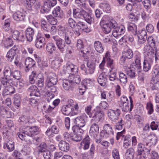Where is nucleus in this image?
<instances>
[{"instance_id":"nucleus-4","label":"nucleus","mask_w":159,"mask_h":159,"mask_svg":"<svg viewBox=\"0 0 159 159\" xmlns=\"http://www.w3.org/2000/svg\"><path fill=\"white\" fill-rule=\"evenodd\" d=\"M113 135V132L111 126L109 124H106L103 126V130L100 133L101 137L107 138Z\"/></svg>"},{"instance_id":"nucleus-61","label":"nucleus","mask_w":159,"mask_h":159,"mask_svg":"<svg viewBox=\"0 0 159 159\" xmlns=\"http://www.w3.org/2000/svg\"><path fill=\"white\" fill-rule=\"evenodd\" d=\"M80 127L77 126H74L72 127V130L74 133L79 134H80L81 136H82L84 131Z\"/></svg>"},{"instance_id":"nucleus-8","label":"nucleus","mask_w":159,"mask_h":159,"mask_svg":"<svg viewBox=\"0 0 159 159\" xmlns=\"http://www.w3.org/2000/svg\"><path fill=\"white\" fill-rule=\"evenodd\" d=\"M52 38L55 41L58 49L61 52L63 53L65 50L66 46L64 40L57 35L53 36Z\"/></svg>"},{"instance_id":"nucleus-24","label":"nucleus","mask_w":159,"mask_h":159,"mask_svg":"<svg viewBox=\"0 0 159 159\" xmlns=\"http://www.w3.org/2000/svg\"><path fill=\"white\" fill-rule=\"evenodd\" d=\"M12 17L14 20L17 21H24L25 15L23 12L17 11L13 14Z\"/></svg>"},{"instance_id":"nucleus-45","label":"nucleus","mask_w":159,"mask_h":159,"mask_svg":"<svg viewBox=\"0 0 159 159\" xmlns=\"http://www.w3.org/2000/svg\"><path fill=\"white\" fill-rule=\"evenodd\" d=\"M129 31H131L134 35L137 34V29L136 25L133 23H129L127 27Z\"/></svg>"},{"instance_id":"nucleus-63","label":"nucleus","mask_w":159,"mask_h":159,"mask_svg":"<svg viewBox=\"0 0 159 159\" xmlns=\"http://www.w3.org/2000/svg\"><path fill=\"white\" fill-rule=\"evenodd\" d=\"M10 23L11 21L10 19H7L5 20L3 28L6 31H10L11 29L10 27Z\"/></svg>"},{"instance_id":"nucleus-25","label":"nucleus","mask_w":159,"mask_h":159,"mask_svg":"<svg viewBox=\"0 0 159 159\" xmlns=\"http://www.w3.org/2000/svg\"><path fill=\"white\" fill-rule=\"evenodd\" d=\"M34 34V30L33 29L31 28H27L25 31V34L27 40L29 42L31 41Z\"/></svg>"},{"instance_id":"nucleus-19","label":"nucleus","mask_w":159,"mask_h":159,"mask_svg":"<svg viewBox=\"0 0 159 159\" xmlns=\"http://www.w3.org/2000/svg\"><path fill=\"white\" fill-rule=\"evenodd\" d=\"M125 31V28L124 25H121L118 26L117 25L116 27H114L112 34L114 37L117 38L119 36L123 34Z\"/></svg>"},{"instance_id":"nucleus-56","label":"nucleus","mask_w":159,"mask_h":159,"mask_svg":"<svg viewBox=\"0 0 159 159\" xmlns=\"http://www.w3.org/2000/svg\"><path fill=\"white\" fill-rule=\"evenodd\" d=\"M123 42H127L128 41L132 42L134 40L133 36L131 34H126L121 39Z\"/></svg>"},{"instance_id":"nucleus-12","label":"nucleus","mask_w":159,"mask_h":159,"mask_svg":"<svg viewBox=\"0 0 159 159\" xmlns=\"http://www.w3.org/2000/svg\"><path fill=\"white\" fill-rule=\"evenodd\" d=\"M13 39L18 41L24 42L25 38L23 34L17 30L11 29L10 31Z\"/></svg>"},{"instance_id":"nucleus-10","label":"nucleus","mask_w":159,"mask_h":159,"mask_svg":"<svg viewBox=\"0 0 159 159\" xmlns=\"http://www.w3.org/2000/svg\"><path fill=\"white\" fill-rule=\"evenodd\" d=\"M104 58L107 62V66L110 68L109 70H116V68L115 62L114 60L111 58L110 52L109 51L106 52Z\"/></svg>"},{"instance_id":"nucleus-55","label":"nucleus","mask_w":159,"mask_h":159,"mask_svg":"<svg viewBox=\"0 0 159 159\" xmlns=\"http://www.w3.org/2000/svg\"><path fill=\"white\" fill-rule=\"evenodd\" d=\"M139 13H137L135 12H131L129 14V18L132 21L136 22L139 19Z\"/></svg>"},{"instance_id":"nucleus-7","label":"nucleus","mask_w":159,"mask_h":159,"mask_svg":"<svg viewBox=\"0 0 159 159\" xmlns=\"http://www.w3.org/2000/svg\"><path fill=\"white\" fill-rule=\"evenodd\" d=\"M120 113L121 111L119 109L115 110L109 109L107 111V115L109 119L114 122L118 120Z\"/></svg>"},{"instance_id":"nucleus-11","label":"nucleus","mask_w":159,"mask_h":159,"mask_svg":"<svg viewBox=\"0 0 159 159\" xmlns=\"http://www.w3.org/2000/svg\"><path fill=\"white\" fill-rule=\"evenodd\" d=\"M66 73L69 74V76L72 75L76 74L78 70V68L77 66L72 64H67L66 67L64 69Z\"/></svg>"},{"instance_id":"nucleus-32","label":"nucleus","mask_w":159,"mask_h":159,"mask_svg":"<svg viewBox=\"0 0 159 159\" xmlns=\"http://www.w3.org/2000/svg\"><path fill=\"white\" fill-rule=\"evenodd\" d=\"M119 78L117 80L119 81L121 84H125L128 82V78L126 74L122 72L118 73Z\"/></svg>"},{"instance_id":"nucleus-30","label":"nucleus","mask_w":159,"mask_h":159,"mask_svg":"<svg viewBox=\"0 0 159 159\" xmlns=\"http://www.w3.org/2000/svg\"><path fill=\"white\" fill-rule=\"evenodd\" d=\"M79 29L82 30L87 33H89L91 30V29L88 27L86 23L79 21L77 23V25Z\"/></svg>"},{"instance_id":"nucleus-40","label":"nucleus","mask_w":159,"mask_h":159,"mask_svg":"<svg viewBox=\"0 0 159 159\" xmlns=\"http://www.w3.org/2000/svg\"><path fill=\"white\" fill-rule=\"evenodd\" d=\"M46 48L48 52L50 54H52L53 52L55 51L56 48L54 43L51 42L47 43Z\"/></svg>"},{"instance_id":"nucleus-28","label":"nucleus","mask_w":159,"mask_h":159,"mask_svg":"<svg viewBox=\"0 0 159 159\" xmlns=\"http://www.w3.org/2000/svg\"><path fill=\"white\" fill-rule=\"evenodd\" d=\"M3 148L7 149L9 151H12L15 148L14 142L11 140L6 141L3 143Z\"/></svg>"},{"instance_id":"nucleus-62","label":"nucleus","mask_w":159,"mask_h":159,"mask_svg":"<svg viewBox=\"0 0 159 159\" xmlns=\"http://www.w3.org/2000/svg\"><path fill=\"white\" fill-rule=\"evenodd\" d=\"M86 0H75V3L80 8H85L86 7L85 2Z\"/></svg>"},{"instance_id":"nucleus-38","label":"nucleus","mask_w":159,"mask_h":159,"mask_svg":"<svg viewBox=\"0 0 159 159\" xmlns=\"http://www.w3.org/2000/svg\"><path fill=\"white\" fill-rule=\"evenodd\" d=\"M62 61L61 57H56L55 59L51 62V67L53 68L57 69L60 66L61 63Z\"/></svg>"},{"instance_id":"nucleus-51","label":"nucleus","mask_w":159,"mask_h":159,"mask_svg":"<svg viewBox=\"0 0 159 159\" xmlns=\"http://www.w3.org/2000/svg\"><path fill=\"white\" fill-rule=\"evenodd\" d=\"M125 121L121 118L118 122H116L115 125V128L116 129L121 130L123 129V127L124 126Z\"/></svg>"},{"instance_id":"nucleus-34","label":"nucleus","mask_w":159,"mask_h":159,"mask_svg":"<svg viewBox=\"0 0 159 159\" xmlns=\"http://www.w3.org/2000/svg\"><path fill=\"white\" fill-rule=\"evenodd\" d=\"M108 77L110 81L115 82L116 80H117L118 78L117 76L116 70H109Z\"/></svg>"},{"instance_id":"nucleus-35","label":"nucleus","mask_w":159,"mask_h":159,"mask_svg":"<svg viewBox=\"0 0 159 159\" xmlns=\"http://www.w3.org/2000/svg\"><path fill=\"white\" fill-rule=\"evenodd\" d=\"M90 139L87 136L80 143L81 147L84 150L88 149L89 146Z\"/></svg>"},{"instance_id":"nucleus-58","label":"nucleus","mask_w":159,"mask_h":159,"mask_svg":"<svg viewBox=\"0 0 159 159\" xmlns=\"http://www.w3.org/2000/svg\"><path fill=\"white\" fill-rule=\"evenodd\" d=\"M46 18L49 23L52 25H56L57 23V19L52 15L47 16Z\"/></svg>"},{"instance_id":"nucleus-18","label":"nucleus","mask_w":159,"mask_h":159,"mask_svg":"<svg viewBox=\"0 0 159 159\" xmlns=\"http://www.w3.org/2000/svg\"><path fill=\"white\" fill-rule=\"evenodd\" d=\"M134 62L132 63L131 65V68L135 70L140 72L141 69L140 63V57L139 55H135L134 57Z\"/></svg>"},{"instance_id":"nucleus-43","label":"nucleus","mask_w":159,"mask_h":159,"mask_svg":"<svg viewBox=\"0 0 159 159\" xmlns=\"http://www.w3.org/2000/svg\"><path fill=\"white\" fill-rule=\"evenodd\" d=\"M75 75L74 74L70 75L69 77V79H70L72 84L74 83L79 84L80 83L81 81L80 77L79 75Z\"/></svg>"},{"instance_id":"nucleus-64","label":"nucleus","mask_w":159,"mask_h":159,"mask_svg":"<svg viewBox=\"0 0 159 159\" xmlns=\"http://www.w3.org/2000/svg\"><path fill=\"white\" fill-rule=\"evenodd\" d=\"M92 83L91 80L90 79H85L83 80L82 82V83L83 84V86L84 87V88H88V87L90 86L91 84Z\"/></svg>"},{"instance_id":"nucleus-29","label":"nucleus","mask_w":159,"mask_h":159,"mask_svg":"<svg viewBox=\"0 0 159 159\" xmlns=\"http://www.w3.org/2000/svg\"><path fill=\"white\" fill-rule=\"evenodd\" d=\"M58 146L60 150L65 152H68L70 148L69 143L63 140L60 141Z\"/></svg>"},{"instance_id":"nucleus-33","label":"nucleus","mask_w":159,"mask_h":159,"mask_svg":"<svg viewBox=\"0 0 159 159\" xmlns=\"http://www.w3.org/2000/svg\"><path fill=\"white\" fill-rule=\"evenodd\" d=\"M0 81L1 84H2L4 87L10 85H12L13 84V81L12 79L6 78L4 76L1 78Z\"/></svg>"},{"instance_id":"nucleus-49","label":"nucleus","mask_w":159,"mask_h":159,"mask_svg":"<svg viewBox=\"0 0 159 159\" xmlns=\"http://www.w3.org/2000/svg\"><path fill=\"white\" fill-rule=\"evenodd\" d=\"M62 12V11L61 10L60 7L59 6H57L52 11V13L54 16L61 18V14Z\"/></svg>"},{"instance_id":"nucleus-60","label":"nucleus","mask_w":159,"mask_h":159,"mask_svg":"<svg viewBox=\"0 0 159 159\" xmlns=\"http://www.w3.org/2000/svg\"><path fill=\"white\" fill-rule=\"evenodd\" d=\"M71 139L73 141L75 142L80 141L82 138V136H81L80 134H77L75 133L72 134L70 136Z\"/></svg>"},{"instance_id":"nucleus-57","label":"nucleus","mask_w":159,"mask_h":159,"mask_svg":"<svg viewBox=\"0 0 159 159\" xmlns=\"http://www.w3.org/2000/svg\"><path fill=\"white\" fill-rule=\"evenodd\" d=\"M47 150V145L46 143H42L38 147V153L39 154L42 153H43Z\"/></svg>"},{"instance_id":"nucleus-31","label":"nucleus","mask_w":159,"mask_h":159,"mask_svg":"<svg viewBox=\"0 0 159 159\" xmlns=\"http://www.w3.org/2000/svg\"><path fill=\"white\" fill-rule=\"evenodd\" d=\"M94 47L97 52L99 53H102L104 50V48L103 45L99 41L94 42Z\"/></svg>"},{"instance_id":"nucleus-22","label":"nucleus","mask_w":159,"mask_h":159,"mask_svg":"<svg viewBox=\"0 0 159 159\" xmlns=\"http://www.w3.org/2000/svg\"><path fill=\"white\" fill-rule=\"evenodd\" d=\"M27 92L30 96H35L39 97L40 95L39 91L38 90L37 87L34 85H32L28 88Z\"/></svg>"},{"instance_id":"nucleus-36","label":"nucleus","mask_w":159,"mask_h":159,"mask_svg":"<svg viewBox=\"0 0 159 159\" xmlns=\"http://www.w3.org/2000/svg\"><path fill=\"white\" fill-rule=\"evenodd\" d=\"M83 11H84L83 9L80 10L78 8H73V17L76 19H81L82 16Z\"/></svg>"},{"instance_id":"nucleus-52","label":"nucleus","mask_w":159,"mask_h":159,"mask_svg":"<svg viewBox=\"0 0 159 159\" xmlns=\"http://www.w3.org/2000/svg\"><path fill=\"white\" fill-rule=\"evenodd\" d=\"M25 64L26 66L32 68L34 66L35 61L31 58L28 57L26 59Z\"/></svg>"},{"instance_id":"nucleus-59","label":"nucleus","mask_w":159,"mask_h":159,"mask_svg":"<svg viewBox=\"0 0 159 159\" xmlns=\"http://www.w3.org/2000/svg\"><path fill=\"white\" fill-rule=\"evenodd\" d=\"M148 43L152 46L155 49L157 48L156 44L158 43H157L154 40V39L152 36L149 37L147 39Z\"/></svg>"},{"instance_id":"nucleus-9","label":"nucleus","mask_w":159,"mask_h":159,"mask_svg":"<svg viewBox=\"0 0 159 159\" xmlns=\"http://www.w3.org/2000/svg\"><path fill=\"white\" fill-rule=\"evenodd\" d=\"M91 126L89 131L90 135L93 138L96 137L99 132V126L98 123L96 122L91 121Z\"/></svg>"},{"instance_id":"nucleus-44","label":"nucleus","mask_w":159,"mask_h":159,"mask_svg":"<svg viewBox=\"0 0 159 159\" xmlns=\"http://www.w3.org/2000/svg\"><path fill=\"white\" fill-rule=\"evenodd\" d=\"M14 104L16 107L18 109L21 105V98L19 94H16L14 95Z\"/></svg>"},{"instance_id":"nucleus-3","label":"nucleus","mask_w":159,"mask_h":159,"mask_svg":"<svg viewBox=\"0 0 159 159\" xmlns=\"http://www.w3.org/2000/svg\"><path fill=\"white\" fill-rule=\"evenodd\" d=\"M57 3V0H44L43 7L40 10L42 13H47Z\"/></svg>"},{"instance_id":"nucleus-1","label":"nucleus","mask_w":159,"mask_h":159,"mask_svg":"<svg viewBox=\"0 0 159 159\" xmlns=\"http://www.w3.org/2000/svg\"><path fill=\"white\" fill-rule=\"evenodd\" d=\"M39 132V129L38 127L28 126L25 127L21 132H18L17 135L21 140L25 141L27 144L30 145L33 143L34 140L38 142L39 141L40 137L33 138L34 135H38Z\"/></svg>"},{"instance_id":"nucleus-48","label":"nucleus","mask_w":159,"mask_h":159,"mask_svg":"<svg viewBox=\"0 0 159 159\" xmlns=\"http://www.w3.org/2000/svg\"><path fill=\"white\" fill-rule=\"evenodd\" d=\"M99 7L104 12L108 13L110 11L111 7L109 4L106 3H101L99 6Z\"/></svg>"},{"instance_id":"nucleus-47","label":"nucleus","mask_w":159,"mask_h":159,"mask_svg":"<svg viewBox=\"0 0 159 159\" xmlns=\"http://www.w3.org/2000/svg\"><path fill=\"white\" fill-rule=\"evenodd\" d=\"M3 74L4 77L6 78H10L12 75V72H11V69L9 66L5 67L3 70Z\"/></svg>"},{"instance_id":"nucleus-5","label":"nucleus","mask_w":159,"mask_h":159,"mask_svg":"<svg viewBox=\"0 0 159 159\" xmlns=\"http://www.w3.org/2000/svg\"><path fill=\"white\" fill-rule=\"evenodd\" d=\"M61 111L63 114L66 116H71L77 115V112L74 111V106L72 105L67 104L63 106Z\"/></svg>"},{"instance_id":"nucleus-14","label":"nucleus","mask_w":159,"mask_h":159,"mask_svg":"<svg viewBox=\"0 0 159 159\" xmlns=\"http://www.w3.org/2000/svg\"><path fill=\"white\" fill-rule=\"evenodd\" d=\"M26 7L29 10H31L33 8L38 10L40 6L39 2L36 0H25Z\"/></svg>"},{"instance_id":"nucleus-50","label":"nucleus","mask_w":159,"mask_h":159,"mask_svg":"<svg viewBox=\"0 0 159 159\" xmlns=\"http://www.w3.org/2000/svg\"><path fill=\"white\" fill-rule=\"evenodd\" d=\"M132 138L131 136L127 135L125 137L124 140L123 146L125 148H127L131 144Z\"/></svg>"},{"instance_id":"nucleus-53","label":"nucleus","mask_w":159,"mask_h":159,"mask_svg":"<svg viewBox=\"0 0 159 159\" xmlns=\"http://www.w3.org/2000/svg\"><path fill=\"white\" fill-rule=\"evenodd\" d=\"M38 77L36 72L33 71L31 74L30 75L29 80L31 84H34L37 79Z\"/></svg>"},{"instance_id":"nucleus-42","label":"nucleus","mask_w":159,"mask_h":159,"mask_svg":"<svg viewBox=\"0 0 159 159\" xmlns=\"http://www.w3.org/2000/svg\"><path fill=\"white\" fill-rule=\"evenodd\" d=\"M158 80L155 79V78H152V80L150 81V87L151 89L152 90H157L158 89Z\"/></svg>"},{"instance_id":"nucleus-27","label":"nucleus","mask_w":159,"mask_h":159,"mask_svg":"<svg viewBox=\"0 0 159 159\" xmlns=\"http://www.w3.org/2000/svg\"><path fill=\"white\" fill-rule=\"evenodd\" d=\"M72 84L70 79H64L63 80V86L65 90L72 91L73 89Z\"/></svg>"},{"instance_id":"nucleus-15","label":"nucleus","mask_w":159,"mask_h":159,"mask_svg":"<svg viewBox=\"0 0 159 159\" xmlns=\"http://www.w3.org/2000/svg\"><path fill=\"white\" fill-rule=\"evenodd\" d=\"M18 52L17 47L15 45L14 46L7 52L6 56L7 60L9 61H12Z\"/></svg>"},{"instance_id":"nucleus-17","label":"nucleus","mask_w":159,"mask_h":159,"mask_svg":"<svg viewBox=\"0 0 159 159\" xmlns=\"http://www.w3.org/2000/svg\"><path fill=\"white\" fill-rule=\"evenodd\" d=\"M150 149L145 148L144 145L142 143H139L137 146V155L142 156L143 155H145L147 153H148L147 157L150 153Z\"/></svg>"},{"instance_id":"nucleus-41","label":"nucleus","mask_w":159,"mask_h":159,"mask_svg":"<svg viewBox=\"0 0 159 159\" xmlns=\"http://www.w3.org/2000/svg\"><path fill=\"white\" fill-rule=\"evenodd\" d=\"M97 80L99 84L101 86H104L105 85L107 79L104 73H101L99 75Z\"/></svg>"},{"instance_id":"nucleus-13","label":"nucleus","mask_w":159,"mask_h":159,"mask_svg":"<svg viewBox=\"0 0 159 159\" xmlns=\"http://www.w3.org/2000/svg\"><path fill=\"white\" fill-rule=\"evenodd\" d=\"M104 117V114L102 111L100 110H94L92 111L91 117L92 119L91 121L96 122H99Z\"/></svg>"},{"instance_id":"nucleus-26","label":"nucleus","mask_w":159,"mask_h":159,"mask_svg":"<svg viewBox=\"0 0 159 159\" xmlns=\"http://www.w3.org/2000/svg\"><path fill=\"white\" fill-rule=\"evenodd\" d=\"M35 45L37 48H40L45 44V38L41 36L37 35L35 41Z\"/></svg>"},{"instance_id":"nucleus-37","label":"nucleus","mask_w":159,"mask_h":159,"mask_svg":"<svg viewBox=\"0 0 159 159\" xmlns=\"http://www.w3.org/2000/svg\"><path fill=\"white\" fill-rule=\"evenodd\" d=\"M41 29L46 32H49L50 29V25L48 24L47 21L43 19L40 21Z\"/></svg>"},{"instance_id":"nucleus-46","label":"nucleus","mask_w":159,"mask_h":159,"mask_svg":"<svg viewBox=\"0 0 159 159\" xmlns=\"http://www.w3.org/2000/svg\"><path fill=\"white\" fill-rule=\"evenodd\" d=\"M143 51L148 55H149V54L150 55L154 54L155 52L154 50L149 44L146 45L144 46Z\"/></svg>"},{"instance_id":"nucleus-6","label":"nucleus","mask_w":159,"mask_h":159,"mask_svg":"<svg viewBox=\"0 0 159 159\" xmlns=\"http://www.w3.org/2000/svg\"><path fill=\"white\" fill-rule=\"evenodd\" d=\"M87 68L84 64L81 65L80 66L81 70L84 71L87 75L93 74L95 70V63L93 62H88L87 63Z\"/></svg>"},{"instance_id":"nucleus-21","label":"nucleus","mask_w":159,"mask_h":159,"mask_svg":"<svg viewBox=\"0 0 159 159\" xmlns=\"http://www.w3.org/2000/svg\"><path fill=\"white\" fill-rule=\"evenodd\" d=\"M58 82L57 77L54 73H52L47 80V86L55 85Z\"/></svg>"},{"instance_id":"nucleus-20","label":"nucleus","mask_w":159,"mask_h":159,"mask_svg":"<svg viewBox=\"0 0 159 159\" xmlns=\"http://www.w3.org/2000/svg\"><path fill=\"white\" fill-rule=\"evenodd\" d=\"M129 99L130 102V107L128 103H125V104L119 105V107H122V111L124 112H130L132 110L134 107L133 101L132 97L131 96H129Z\"/></svg>"},{"instance_id":"nucleus-39","label":"nucleus","mask_w":159,"mask_h":159,"mask_svg":"<svg viewBox=\"0 0 159 159\" xmlns=\"http://www.w3.org/2000/svg\"><path fill=\"white\" fill-rule=\"evenodd\" d=\"M135 153V151L133 148H130L128 149L125 154L126 159H133Z\"/></svg>"},{"instance_id":"nucleus-2","label":"nucleus","mask_w":159,"mask_h":159,"mask_svg":"<svg viewBox=\"0 0 159 159\" xmlns=\"http://www.w3.org/2000/svg\"><path fill=\"white\" fill-rule=\"evenodd\" d=\"M100 25L101 26L102 31L105 34L109 33L114 27L117 26V24L116 21L113 20L107 21L104 19L101 20Z\"/></svg>"},{"instance_id":"nucleus-23","label":"nucleus","mask_w":159,"mask_h":159,"mask_svg":"<svg viewBox=\"0 0 159 159\" xmlns=\"http://www.w3.org/2000/svg\"><path fill=\"white\" fill-rule=\"evenodd\" d=\"M82 12V16L86 22L90 25L94 22V17L92 16L91 13L87 12L84 10Z\"/></svg>"},{"instance_id":"nucleus-16","label":"nucleus","mask_w":159,"mask_h":159,"mask_svg":"<svg viewBox=\"0 0 159 159\" xmlns=\"http://www.w3.org/2000/svg\"><path fill=\"white\" fill-rule=\"evenodd\" d=\"M87 116L85 114H83L80 116L76 117L74 120V123L77 126L79 127H83L86 124L85 119Z\"/></svg>"},{"instance_id":"nucleus-54","label":"nucleus","mask_w":159,"mask_h":159,"mask_svg":"<svg viewBox=\"0 0 159 159\" xmlns=\"http://www.w3.org/2000/svg\"><path fill=\"white\" fill-rule=\"evenodd\" d=\"M143 64V69L144 71L147 72L150 69L151 64L150 61L147 60H144Z\"/></svg>"}]
</instances>
